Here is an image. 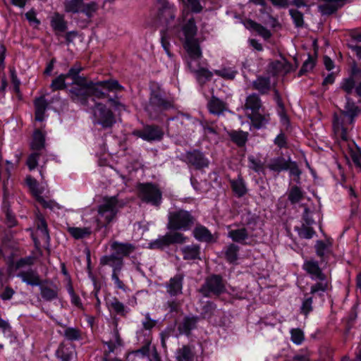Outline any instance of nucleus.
Listing matches in <instances>:
<instances>
[{"mask_svg": "<svg viewBox=\"0 0 361 361\" xmlns=\"http://www.w3.org/2000/svg\"><path fill=\"white\" fill-rule=\"evenodd\" d=\"M93 122L104 128H111L116 123L112 111L102 103H97L93 109Z\"/></svg>", "mask_w": 361, "mask_h": 361, "instance_id": "obj_11", "label": "nucleus"}, {"mask_svg": "<svg viewBox=\"0 0 361 361\" xmlns=\"http://www.w3.org/2000/svg\"><path fill=\"white\" fill-rule=\"evenodd\" d=\"M323 4L318 6L319 12L322 15H331L336 12L338 8L343 6L348 0H322Z\"/></svg>", "mask_w": 361, "mask_h": 361, "instance_id": "obj_18", "label": "nucleus"}, {"mask_svg": "<svg viewBox=\"0 0 361 361\" xmlns=\"http://www.w3.org/2000/svg\"><path fill=\"white\" fill-rule=\"evenodd\" d=\"M184 259H195L199 258L200 247L196 245H188L182 249Z\"/></svg>", "mask_w": 361, "mask_h": 361, "instance_id": "obj_40", "label": "nucleus"}, {"mask_svg": "<svg viewBox=\"0 0 361 361\" xmlns=\"http://www.w3.org/2000/svg\"><path fill=\"white\" fill-rule=\"evenodd\" d=\"M35 120L42 121L44 118V114L48 106V102L44 96L35 99Z\"/></svg>", "mask_w": 361, "mask_h": 361, "instance_id": "obj_29", "label": "nucleus"}, {"mask_svg": "<svg viewBox=\"0 0 361 361\" xmlns=\"http://www.w3.org/2000/svg\"><path fill=\"white\" fill-rule=\"evenodd\" d=\"M40 154L39 152H34L27 158V165L30 171L34 170L37 166L38 159Z\"/></svg>", "mask_w": 361, "mask_h": 361, "instance_id": "obj_59", "label": "nucleus"}, {"mask_svg": "<svg viewBox=\"0 0 361 361\" xmlns=\"http://www.w3.org/2000/svg\"><path fill=\"white\" fill-rule=\"evenodd\" d=\"M18 276L20 277L22 281L27 285H30L32 286H40V277L37 271L35 270L30 269L26 271H20L18 274Z\"/></svg>", "mask_w": 361, "mask_h": 361, "instance_id": "obj_22", "label": "nucleus"}, {"mask_svg": "<svg viewBox=\"0 0 361 361\" xmlns=\"http://www.w3.org/2000/svg\"><path fill=\"white\" fill-rule=\"evenodd\" d=\"M341 87L348 95L355 92L358 97H361V81H358L353 77L344 79Z\"/></svg>", "mask_w": 361, "mask_h": 361, "instance_id": "obj_19", "label": "nucleus"}, {"mask_svg": "<svg viewBox=\"0 0 361 361\" xmlns=\"http://www.w3.org/2000/svg\"><path fill=\"white\" fill-rule=\"evenodd\" d=\"M248 166L252 170L255 171L257 173H264V164L259 159L254 156L248 157Z\"/></svg>", "mask_w": 361, "mask_h": 361, "instance_id": "obj_47", "label": "nucleus"}, {"mask_svg": "<svg viewBox=\"0 0 361 361\" xmlns=\"http://www.w3.org/2000/svg\"><path fill=\"white\" fill-rule=\"evenodd\" d=\"M36 231L32 234L35 247L37 249L43 246H49L50 242V236L49 234L47 222L40 214H37L36 220Z\"/></svg>", "mask_w": 361, "mask_h": 361, "instance_id": "obj_12", "label": "nucleus"}, {"mask_svg": "<svg viewBox=\"0 0 361 361\" xmlns=\"http://www.w3.org/2000/svg\"><path fill=\"white\" fill-rule=\"evenodd\" d=\"M51 26L56 32H65L67 29V23L64 20V16L58 13H54L51 19Z\"/></svg>", "mask_w": 361, "mask_h": 361, "instance_id": "obj_30", "label": "nucleus"}, {"mask_svg": "<svg viewBox=\"0 0 361 361\" xmlns=\"http://www.w3.org/2000/svg\"><path fill=\"white\" fill-rule=\"evenodd\" d=\"M176 13V8L174 5L166 1H160L155 15V23L168 29L175 20Z\"/></svg>", "mask_w": 361, "mask_h": 361, "instance_id": "obj_10", "label": "nucleus"}, {"mask_svg": "<svg viewBox=\"0 0 361 361\" xmlns=\"http://www.w3.org/2000/svg\"><path fill=\"white\" fill-rule=\"evenodd\" d=\"M289 13L296 27H300L303 26V14L300 11L296 9H290Z\"/></svg>", "mask_w": 361, "mask_h": 361, "instance_id": "obj_54", "label": "nucleus"}, {"mask_svg": "<svg viewBox=\"0 0 361 361\" xmlns=\"http://www.w3.org/2000/svg\"><path fill=\"white\" fill-rule=\"evenodd\" d=\"M272 84L269 76H258L252 82L253 89L257 90L260 94H267L271 90Z\"/></svg>", "mask_w": 361, "mask_h": 361, "instance_id": "obj_27", "label": "nucleus"}, {"mask_svg": "<svg viewBox=\"0 0 361 361\" xmlns=\"http://www.w3.org/2000/svg\"><path fill=\"white\" fill-rule=\"evenodd\" d=\"M137 196L146 203L159 206L162 200V192L159 188L153 183H139L137 186Z\"/></svg>", "mask_w": 361, "mask_h": 361, "instance_id": "obj_8", "label": "nucleus"}, {"mask_svg": "<svg viewBox=\"0 0 361 361\" xmlns=\"http://www.w3.org/2000/svg\"><path fill=\"white\" fill-rule=\"evenodd\" d=\"M239 247L235 244H230L225 252V256L228 262L230 263L235 262L238 259V252Z\"/></svg>", "mask_w": 361, "mask_h": 361, "instance_id": "obj_48", "label": "nucleus"}, {"mask_svg": "<svg viewBox=\"0 0 361 361\" xmlns=\"http://www.w3.org/2000/svg\"><path fill=\"white\" fill-rule=\"evenodd\" d=\"M233 192L238 197H242L247 193V188L243 178L239 176L237 179L230 181Z\"/></svg>", "mask_w": 361, "mask_h": 361, "instance_id": "obj_34", "label": "nucleus"}, {"mask_svg": "<svg viewBox=\"0 0 361 361\" xmlns=\"http://www.w3.org/2000/svg\"><path fill=\"white\" fill-rule=\"evenodd\" d=\"M231 140L239 147H243L245 145L248 133L242 130H233L229 133Z\"/></svg>", "mask_w": 361, "mask_h": 361, "instance_id": "obj_38", "label": "nucleus"}, {"mask_svg": "<svg viewBox=\"0 0 361 361\" xmlns=\"http://www.w3.org/2000/svg\"><path fill=\"white\" fill-rule=\"evenodd\" d=\"M331 245V243L329 240L326 242L318 240L315 245L317 255L320 257H324L329 252Z\"/></svg>", "mask_w": 361, "mask_h": 361, "instance_id": "obj_51", "label": "nucleus"}, {"mask_svg": "<svg viewBox=\"0 0 361 361\" xmlns=\"http://www.w3.org/2000/svg\"><path fill=\"white\" fill-rule=\"evenodd\" d=\"M43 207L49 208L51 210H54L56 209H59V205L52 200H46L43 197H38L37 200Z\"/></svg>", "mask_w": 361, "mask_h": 361, "instance_id": "obj_61", "label": "nucleus"}, {"mask_svg": "<svg viewBox=\"0 0 361 361\" xmlns=\"http://www.w3.org/2000/svg\"><path fill=\"white\" fill-rule=\"evenodd\" d=\"M164 134L163 130L154 125L146 126L142 130L133 132V135L148 142L159 141L163 138Z\"/></svg>", "mask_w": 361, "mask_h": 361, "instance_id": "obj_14", "label": "nucleus"}, {"mask_svg": "<svg viewBox=\"0 0 361 361\" xmlns=\"http://www.w3.org/2000/svg\"><path fill=\"white\" fill-rule=\"evenodd\" d=\"M314 66V61L312 59L309 57L303 63L302 68L299 71V75H302V74L309 72L311 71Z\"/></svg>", "mask_w": 361, "mask_h": 361, "instance_id": "obj_63", "label": "nucleus"}, {"mask_svg": "<svg viewBox=\"0 0 361 361\" xmlns=\"http://www.w3.org/2000/svg\"><path fill=\"white\" fill-rule=\"evenodd\" d=\"M194 237L202 242H211L213 239L211 232L202 225L197 226L193 231Z\"/></svg>", "mask_w": 361, "mask_h": 361, "instance_id": "obj_32", "label": "nucleus"}, {"mask_svg": "<svg viewBox=\"0 0 361 361\" xmlns=\"http://www.w3.org/2000/svg\"><path fill=\"white\" fill-rule=\"evenodd\" d=\"M44 135L39 130H36L33 134V139L31 143L32 149L34 150H40L44 147Z\"/></svg>", "mask_w": 361, "mask_h": 361, "instance_id": "obj_43", "label": "nucleus"}, {"mask_svg": "<svg viewBox=\"0 0 361 361\" xmlns=\"http://www.w3.org/2000/svg\"><path fill=\"white\" fill-rule=\"evenodd\" d=\"M346 99L347 102L341 115L334 117V130L335 134L342 140L341 147L345 158L347 160L350 159L354 166L361 171V150L354 142L348 141L347 133L348 126L353 123L355 117L360 113V110L348 97Z\"/></svg>", "mask_w": 361, "mask_h": 361, "instance_id": "obj_2", "label": "nucleus"}, {"mask_svg": "<svg viewBox=\"0 0 361 361\" xmlns=\"http://www.w3.org/2000/svg\"><path fill=\"white\" fill-rule=\"evenodd\" d=\"M197 322V317H185L178 326L180 333L189 334L190 331L195 328Z\"/></svg>", "mask_w": 361, "mask_h": 361, "instance_id": "obj_35", "label": "nucleus"}, {"mask_svg": "<svg viewBox=\"0 0 361 361\" xmlns=\"http://www.w3.org/2000/svg\"><path fill=\"white\" fill-rule=\"evenodd\" d=\"M82 70L80 65H75L69 69L71 85H74L69 90V94L73 101L86 105L90 97V82L79 75Z\"/></svg>", "mask_w": 361, "mask_h": 361, "instance_id": "obj_4", "label": "nucleus"}, {"mask_svg": "<svg viewBox=\"0 0 361 361\" xmlns=\"http://www.w3.org/2000/svg\"><path fill=\"white\" fill-rule=\"evenodd\" d=\"M207 108L209 113L219 116L227 110V104L213 95L207 103Z\"/></svg>", "mask_w": 361, "mask_h": 361, "instance_id": "obj_23", "label": "nucleus"}, {"mask_svg": "<svg viewBox=\"0 0 361 361\" xmlns=\"http://www.w3.org/2000/svg\"><path fill=\"white\" fill-rule=\"evenodd\" d=\"M110 306L117 314L125 315V306L122 302L118 301V299L114 298L111 302Z\"/></svg>", "mask_w": 361, "mask_h": 361, "instance_id": "obj_58", "label": "nucleus"}, {"mask_svg": "<svg viewBox=\"0 0 361 361\" xmlns=\"http://www.w3.org/2000/svg\"><path fill=\"white\" fill-rule=\"evenodd\" d=\"M312 297L305 299L300 307L301 313L307 316L312 310Z\"/></svg>", "mask_w": 361, "mask_h": 361, "instance_id": "obj_57", "label": "nucleus"}, {"mask_svg": "<svg viewBox=\"0 0 361 361\" xmlns=\"http://www.w3.org/2000/svg\"><path fill=\"white\" fill-rule=\"evenodd\" d=\"M291 341L297 344L300 345L304 341L305 336L302 330L300 329H293L290 331Z\"/></svg>", "mask_w": 361, "mask_h": 361, "instance_id": "obj_56", "label": "nucleus"}, {"mask_svg": "<svg viewBox=\"0 0 361 361\" xmlns=\"http://www.w3.org/2000/svg\"><path fill=\"white\" fill-rule=\"evenodd\" d=\"M187 159L192 165L197 169L207 167L209 165V161L204 154L200 151L195 150L187 154Z\"/></svg>", "mask_w": 361, "mask_h": 361, "instance_id": "obj_25", "label": "nucleus"}, {"mask_svg": "<svg viewBox=\"0 0 361 361\" xmlns=\"http://www.w3.org/2000/svg\"><path fill=\"white\" fill-rule=\"evenodd\" d=\"M100 264L103 266L108 265L111 267L112 273H120L123 267V260L121 257L111 254L101 257Z\"/></svg>", "mask_w": 361, "mask_h": 361, "instance_id": "obj_17", "label": "nucleus"}, {"mask_svg": "<svg viewBox=\"0 0 361 361\" xmlns=\"http://www.w3.org/2000/svg\"><path fill=\"white\" fill-rule=\"evenodd\" d=\"M200 0H187V5L191 8L192 12L198 13L202 11L203 7L201 6Z\"/></svg>", "mask_w": 361, "mask_h": 361, "instance_id": "obj_64", "label": "nucleus"}, {"mask_svg": "<svg viewBox=\"0 0 361 361\" xmlns=\"http://www.w3.org/2000/svg\"><path fill=\"white\" fill-rule=\"evenodd\" d=\"M303 198V192L298 186H293L290 188L288 194V200L292 204L299 202Z\"/></svg>", "mask_w": 361, "mask_h": 361, "instance_id": "obj_50", "label": "nucleus"}, {"mask_svg": "<svg viewBox=\"0 0 361 361\" xmlns=\"http://www.w3.org/2000/svg\"><path fill=\"white\" fill-rule=\"evenodd\" d=\"M183 275L178 274L171 278L166 285V290L169 294L175 296L182 293Z\"/></svg>", "mask_w": 361, "mask_h": 361, "instance_id": "obj_21", "label": "nucleus"}, {"mask_svg": "<svg viewBox=\"0 0 361 361\" xmlns=\"http://www.w3.org/2000/svg\"><path fill=\"white\" fill-rule=\"evenodd\" d=\"M40 293L42 298L47 301H50L57 298L59 288L55 285L40 286Z\"/></svg>", "mask_w": 361, "mask_h": 361, "instance_id": "obj_31", "label": "nucleus"}, {"mask_svg": "<svg viewBox=\"0 0 361 361\" xmlns=\"http://www.w3.org/2000/svg\"><path fill=\"white\" fill-rule=\"evenodd\" d=\"M126 202L119 196H104L98 206L97 219L99 228L106 227L116 220L120 209L124 207Z\"/></svg>", "mask_w": 361, "mask_h": 361, "instance_id": "obj_3", "label": "nucleus"}, {"mask_svg": "<svg viewBox=\"0 0 361 361\" xmlns=\"http://www.w3.org/2000/svg\"><path fill=\"white\" fill-rule=\"evenodd\" d=\"M113 336V339L105 343V345H107V349L105 350L104 361H109L110 357H109V354L114 353L122 345L118 331L116 329H114Z\"/></svg>", "mask_w": 361, "mask_h": 361, "instance_id": "obj_28", "label": "nucleus"}, {"mask_svg": "<svg viewBox=\"0 0 361 361\" xmlns=\"http://www.w3.org/2000/svg\"><path fill=\"white\" fill-rule=\"evenodd\" d=\"M135 247L134 245L129 243H119L118 241H114L111 245V250L114 251L113 254L118 257H126L130 253L134 252Z\"/></svg>", "mask_w": 361, "mask_h": 361, "instance_id": "obj_20", "label": "nucleus"}, {"mask_svg": "<svg viewBox=\"0 0 361 361\" xmlns=\"http://www.w3.org/2000/svg\"><path fill=\"white\" fill-rule=\"evenodd\" d=\"M100 87L106 89L109 91L114 90H122L123 89L117 80H104L97 83L90 82V97L93 96L98 99L106 97L107 94Z\"/></svg>", "mask_w": 361, "mask_h": 361, "instance_id": "obj_13", "label": "nucleus"}, {"mask_svg": "<svg viewBox=\"0 0 361 361\" xmlns=\"http://www.w3.org/2000/svg\"><path fill=\"white\" fill-rule=\"evenodd\" d=\"M302 269L310 275L312 280L317 281L310 287V294L321 295L329 289L331 281L322 271L317 261L313 259L305 261Z\"/></svg>", "mask_w": 361, "mask_h": 361, "instance_id": "obj_5", "label": "nucleus"}, {"mask_svg": "<svg viewBox=\"0 0 361 361\" xmlns=\"http://www.w3.org/2000/svg\"><path fill=\"white\" fill-rule=\"evenodd\" d=\"M197 32L195 18L190 16L182 27L183 37L180 38L184 40V47L189 56L195 60L202 57L199 41L195 37Z\"/></svg>", "mask_w": 361, "mask_h": 361, "instance_id": "obj_6", "label": "nucleus"}, {"mask_svg": "<svg viewBox=\"0 0 361 361\" xmlns=\"http://www.w3.org/2000/svg\"><path fill=\"white\" fill-rule=\"evenodd\" d=\"M226 290V283L220 275L212 274L205 279L199 291L203 296H219Z\"/></svg>", "mask_w": 361, "mask_h": 361, "instance_id": "obj_9", "label": "nucleus"}, {"mask_svg": "<svg viewBox=\"0 0 361 361\" xmlns=\"http://www.w3.org/2000/svg\"><path fill=\"white\" fill-rule=\"evenodd\" d=\"M25 17L29 21L30 24L37 27L39 24L40 21L36 17V12L35 10H30L25 13Z\"/></svg>", "mask_w": 361, "mask_h": 361, "instance_id": "obj_62", "label": "nucleus"}, {"mask_svg": "<svg viewBox=\"0 0 361 361\" xmlns=\"http://www.w3.org/2000/svg\"><path fill=\"white\" fill-rule=\"evenodd\" d=\"M247 116L257 129L264 128L270 121V115L268 113L261 114L257 111L254 114H247Z\"/></svg>", "mask_w": 361, "mask_h": 361, "instance_id": "obj_26", "label": "nucleus"}, {"mask_svg": "<svg viewBox=\"0 0 361 361\" xmlns=\"http://www.w3.org/2000/svg\"><path fill=\"white\" fill-rule=\"evenodd\" d=\"M196 219L189 211L178 209L169 212L166 228L170 232L149 243L150 249L162 250L173 244H183L186 237L179 231H187L195 225Z\"/></svg>", "mask_w": 361, "mask_h": 361, "instance_id": "obj_1", "label": "nucleus"}, {"mask_svg": "<svg viewBox=\"0 0 361 361\" xmlns=\"http://www.w3.org/2000/svg\"><path fill=\"white\" fill-rule=\"evenodd\" d=\"M250 25L251 27L264 39H268L271 37V32L265 27L254 21H251Z\"/></svg>", "mask_w": 361, "mask_h": 361, "instance_id": "obj_53", "label": "nucleus"}, {"mask_svg": "<svg viewBox=\"0 0 361 361\" xmlns=\"http://www.w3.org/2000/svg\"><path fill=\"white\" fill-rule=\"evenodd\" d=\"M82 6L83 0H66L64 2V9L67 13H80Z\"/></svg>", "mask_w": 361, "mask_h": 361, "instance_id": "obj_42", "label": "nucleus"}, {"mask_svg": "<svg viewBox=\"0 0 361 361\" xmlns=\"http://www.w3.org/2000/svg\"><path fill=\"white\" fill-rule=\"evenodd\" d=\"M193 353L190 348L188 345H183L176 352V358L177 361H192Z\"/></svg>", "mask_w": 361, "mask_h": 361, "instance_id": "obj_41", "label": "nucleus"}, {"mask_svg": "<svg viewBox=\"0 0 361 361\" xmlns=\"http://www.w3.org/2000/svg\"><path fill=\"white\" fill-rule=\"evenodd\" d=\"M98 10V4L94 1L87 4L83 2L80 13H84L88 18H91Z\"/></svg>", "mask_w": 361, "mask_h": 361, "instance_id": "obj_49", "label": "nucleus"}, {"mask_svg": "<svg viewBox=\"0 0 361 361\" xmlns=\"http://www.w3.org/2000/svg\"><path fill=\"white\" fill-rule=\"evenodd\" d=\"M26 183L31 190L33 195L36 197V200H38V197H41V195L44 191V188H39L37 180L31 177H27L26 178Z\"/></svg>", "mask_w": 361, "mask_h": 361, "instance_id": "obj_44", "label": "nucleus"}, {"mask_svg": "<svg viewBox=\"0 0 361 361\" xmlns=\"http://www.w3.org/2000/svg\"><path fill=\"white\" fill-rule=\"evenodd\" d=\"M149 350L148 346H144L141 349L129 353L127 356V360L128 361H139L141 359H145L148 355Z\"/></svg>", "mask_w": 361, "mask_h": 361, "instance_id": "obj_45", "label": "nucleus"}, {"mask_svg": "<svg viewBox=\"0 0 361 361\" xmlns=\"http://www.w3.org/2000/svg\"><path fill=\"white\" fill-rule=\"evenodd\" d=\"M68 293L71 295V303L80 309H82V303L80 297L75 294L73 287L71 286L68 289Z\"/></svg>", "mask_w": 361, "mask_h": 361, "instance_id": "obj_60", "label": "nucleus"}, {"mask_svg": "<svg viewBox=\"0 0 361 361\" xmlns=\"http://www.w3.org/2000/svg\"><path fill=\"white\" fill-rule=\"evenodd\" d=\"M64 337L68 341H79L82 338L81 331L78 328L67 327L64 330Z\"/></svg>", "mask_w": 361, "mask_h": 361, "instance_id": "obj_46", "label": "nucleus"}, {"mask_svg": "<svg viewBox=\"0 0 361 361\" xmlns=\"http://www.w3.org/2000/svg\"><path fill=\"white\" fill-rule=\"evenodd\" d=\"M228 236L234 242L243 243L247 239L248 232L245 228L231 230L228 233Z\"/></svg>", "mask_w": 361, "mask_h": 361, "instance_id": "obj_36", "label": "nucleus"}, {"mask_svg": "<svg viewBox=\"0 0 361 361\" xmlns=\"http://www.w3.org/2000/svg\"><path fill=\"white\" fill-rule=\"evenodd\" d=\"M173 107L172 101L166 99L159 88L152 89L145 109L152 119H157L164 111Z\"/></svg>", "mask_w": 361, "mask_h": 361, "instance_id": "obj_7", "label": "nucleus"}, {"mask_svg": "<svg viewBox=\"0 0 361 361\" xmlns=\"http://www.w3.org/2000/svg\"><path fill=\"white\" fill-rule=\"evenodd\" d=\"M214 73L227 80H232L235 78L236 72L231 68H222L214 71Z\"/></svg>", "mask_w": 361, "mask_h": 361, "instance_id": "obj_55", "label": "nucleus"}, {"mask_svg": "<svg viewBox=\"0 0 361 361\" xmlns=\"http://www.w3.org/2000/svg\"><path fill=\"white\" fill-rule=\"evenodd\" d=\"M68 78L71 79V75H69V71L66 74H61L54 79L50 85V87L52 91L66 89L67 87L66 84V79Z\"/></svg>", "mask_w": 361, "mask_h": 361, "instance_id": "obj_39", "label": "nucleus"}, {"mask_svg": "<svg viewBox=\"0 0 361 361\" xmlns=\"http://www.w3.org/2000/svg\"><path fill=\"white\" fill-rule=\"evenodd\" d=\"M56 355L62 361H69L72 355V351L69 350L64 343H61L56 350Z\"/></svg>", "mask_w": 361, "mask_h": 361, "instance_id": "obj_52", "label": "nucleus"}, {"mask_svg": "<svg viewBox=\"0 0 361 361\" xmlns=\"http://www.w3.org/2000/svg\"><path fill=\"white\" fill-rule=\"evenodd\" d=\"M68 231L75 239L89 237L92 233L90 227H68Z\"/></svg>", "mask_w": 361, "mask_h": 361, "instance_id": "obj_37", "label": "nucleus"}, {"mask_svg": "<svg viewBox=\"0 0 361 361\" xmlns=\"http://www.w3.org/2000/svg\"><path fill=\"white\" fill-rule=\"evenodd\" d=\"M290 164L283 157H277L271 159L268 164V168L274 171L280 172L289 169Z\"/></svg>", "mask_w": 361, "mask_h": 361, "instance_id": "obj_33", "label": "nucleus"}, {"mask_svg": "<svg viewBox=\"0 0 361 361\" xmlns=\"http://www.w3.org/2000/svg\"><path fill=\"white\" fill-rule=\"evenodd\" d=\"M293 66L285 59L276 60L269 63L268 71L273 76L284 75L293 71Z\"/></svg>", "mask_w": 361, "mask_h": 361, "instance_id": "obj_15", "label": "nucleus"}, {"mask_svg": "<svg viewBox=\"0 0 361 361\" xmlns=\"http://www.w3.org/2000/svg\"><path fill=\"white\" fill-rule=\"evenodd\" d=\"M199 59H193L189 56L188 65L190 71L196 74L197 80L202 83L209 80L213 73L207 69L200 68Z\"/></svg>", "mask_w": 361, "mask_h": 361, "instance_id": "obj_16", "label": "nucleus"}, {"mask_svg": "<svg viewBox=\"0 0 361 361\" xmlns=\"http://www.w3.org/2000/svg\"><path fill=\"white\" fill-rule=\"evenodd\" d=\"M262 107V103L258 94L252 93L246 97L244 109L247 111H250L249 114L259 111Z\"/></svg>", "mask_w": 361, "mask_h": 361, "instance_id": "obj_24", "label": "nucleus"}]
</instances>
